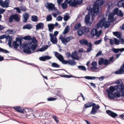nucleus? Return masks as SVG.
Returning a JSON list of instances; mask_svg holds the SVG:
<instances>
[{"label":"nucleus","mask_w":124,"mask_h":124,"mask_svg":"<svg viewBox=\"0 0 124 124\" xmlns=\"http://www.w3.org/2000/svg\"><path fill=\"white\" fill-rule=\"evenodd\" d=\"M103 1L101 0H98L93 5L88 6L87 7V9L89 10L92 15V21L94 19V17L98 14L99 12V6H101L103 4Z\"/></svg>","instance_id":"1"},{"label":"nucleus","mask_w":124,"mask_h":124,"mask_svg":"<svg viewBox=\"0 0 124 124\" xmlns=\"http://www.w3.org/2000/svg\"><path fill=\"white\" fill-rule=\"evenodd\" d=\"M114 20V14L110 13L108 16V22L106 21L105 18H103L97 23L96 27L98 28L104 26L105 28H107L110 26V23L113 22Z\"/></svg>","instance_id":"2"},{"label":"nucleus","mask_w":124,"mask_h":124,"mask_svg":"<svg viewBox=\"0 0 124 124\" xmlns=\"http://www.w3.org/2000/svg\"><path fill=\"white\" fill-rule=\"evenodd\" d=\"M37 42V41L35 38L33 37L32 38H31L30 43L23 46V52L25 53L28 54L31 52L30 49L32 50H34L37 46L36 44L35 43Z\"/></svg>","instance_id":"3"},{"label":"nucleus","mask_w":124,"mask_h":124,"mask_svg":"<svg viewBox=\"0 0 124 124\" xmlns=\"http://www.w3.org/2000/svg\"><path fill=\"white\" fill-rule=\"evenodd\" d=\"M54 53V55L63 64H68L72 66H74L76 65V62L75 61L71 60H69L68 61L64 60L62 55L57 52H55Z\"/></svg>","instance_id":"4"},{"label":"nucleus","mask_w":124,"mask_h":124,"mask_svg":"<svg viewBox=\"0 0 124 124\" xmlns=\"http://www.w3.org/2000/svg\"><path fill=\"white\" fill-rule=\"evenodd\" d=\"M116 86H111L108 90H107V92H108V96L109 98L113 99L115 97L116 98H118L121 96V95L118 93H116L114 94L113 93L116 90Z\"/></svg>","instance_id":"5"},{"label":"nucleus","mask_w":124,"mask_h":124,"mask_svg":"<svg viewBox=\"0 0 124 124\" xmlns=\"http://www.w3.org/2000/svg\"><path fill=\"white\" fill-rule=\"evenodd\" d=\"M73 38L71 36L65 38L62 36H61L60 37V39L61 40L63 43L65 45H66L67 43L70 40L72 39Z\"/></svg>","instance_id":"6"},{"label":"nucleus","mask_w":124,"mask_h":124,"mask_svg":"<svg viewBox=\"0 0 124 124\" xmlns=\"http://www.w3.org/2000/svg\"><path fill=\"white\" fill-rule=\"evenodd\" d=\"M45 7L49 11H53L56 10V8L55 7L54 5L52 3H46L45 4Z\"/></svg>","instance_id":"7"},{"label":"nucleus","mask_w":124,"mask_h":124,"mask_svg":"<svg viewBox=\"0 0 124 124\" xmlns=\"http://www.w3.org/2000/svg\"><path fill=\"white\" fill-rule=\"evenodd\" d=\"M102 33V31L101 30L99 31H98L96 29H93L91 32V34L92 35V38H93V37L96 36L97 37V38H98Z\"/></svg>","instance_id":"8"},{"label":"nucleus","mask_w":124,"mask_h":124,"mask_svg":"<svg viewBox=\"0 0 124 124\" xmlns=\"http://www.w3.org/2000/svg\"><path fill=\"white\" fill-rule=\"evenodd\" d=\"M9 0H5L4 1L2 0H0V5L2 7L8 8L9 7Z\"/></svg>","instance_id":"9"},{"label":"nucleus","mask_w":124,"mask_h":124,"mask_svg":"<svg viewBox=\"0 0 124 124\" xmlns=\"http://www.w3.org/2000/svg\"><path fill=\"white\" fill-rule=\"evenodd\" d=\"M50 40V41L53 44H57V39L56 37L53 35V34L50 33H49Z\"/></svg>","instance_id":"10"},{"label":"nucleus","mask_w":124,"mask_h":124,"mask_svg":"<svg viewBox=\"0 0 124 124\" xmlns=\"http://www.w3.org/2000/svg\"><path fill=\"white\" fill-rule=\"evenodd\" d=\"M90 13L86 15L85 18V23L88 25H90L92 24V22L90 21Z\"/></svg>","instance_id":"11"},{"label":"nucleus","mask_w":124,"mask_h":124,"mask_svg":"<svg viewBox=\"0 0 124 124\" xmlns=\"http://www.w3.org/2000/svg\"><path fill=\"white\" fill-rule=\"evenodd\" d=\"M19 19V17L16 14L11 16L9 18V21L10 22H12L13 20H14L16 21H18Z\"/></svg>","instance_id":"12"},{"label":"nucleus","mask_w":124,"mask_h":124,"mask_svg":"<svg viewBox=\"0 0 124 124\" xmlns=\"http://www.w3.org/2000/svg\"><path fill=\"white\" fill-rule=\"evenodd\" d=\"M65 2H67L70 6L75 7L77 5V1L75 0H66Z\"/></svg>","instance_id":"13"},{"label":"nucleus","mask_w":124,"mask_h":124,"mask_svg":"<svg viewBox=\"0 0 124 124\" xmlns=\"http://www.w3.org/2000/svg\"><path fill=\"white\" fill-rule=\"evenodd\" d=\"M80 43L83 45H86L88 47L92 46V43L90 42L88 43L87 41L85 39H83L80 40L79 41Z\"/></svg>","instance_id":"14"},{"label":"nucleus","mask_w":124,"mask_h":124,"mask_svg":"<svg viewBox=\"0 0 124 124\" xmlns=\"http://www.w3.org/2000/svg\"><path fill=\"white\" fill-rule=\"evenodd\" d=\"M99 65H101L102 64L106 65H107L109 64V61L107 59L104 60L102 58H101L100 60L99 61Z\"/></svg>","instance_id":"15"},{"label":"nucleus","mask_w":124,"mask_h":124,"mask_svg":"<svg viewBox=\"0 0 124 124\" xmlns=\"http://www.w3.org/2000/svg\"><path fill=\"white\" fill-rule=\"evenodd\" d=\"M21 41L20 39H17L16 41L13 42V46L16 49L18 46L21 45Z\"/></svg>","instance_id":"16"},{"label":"nucleus","mask_w":124,"mask_h":124,"mask_svg":"<svg viewBox=\"0 0 124 124\" xmlns=\"http://www.w3.org/2000/svg\"><path fill=\"white\" fill-rule=\"evenodd\" d=\"M116 89H117V91L119 92H122L124 91V85H116Z\"/></svg>","instance_id":"17"},{"label":"nucleus","mask_w":124,"mask_h":124,"mask_svg":"<svg viewBox=\"0 0 124 124\" xmlns=\"http://www.w3.org/2000/svg\"><path fill=\"white\" fill-rule=\"evenodd\" d=\"M113 11L114 14H116L118 16L122 17L123 15L121 10H118L117 8L114 9Z\"/></svg>","instance_id":"18"},{"label":"nucleus","mask_w":124,"mask_h":124,"mask_svg":"<svg viewBox=\"0 0 124 124\" xmlns=\"http://www.w3.org/2000/svg\"><path fill=\"white\" fill-rule=\"evenodd\" d=\"M124 63L121 66L120 69L116 71L115 72V74H121L124 73Z\"/></svg>","instance_id":"19"},{"label":"nucleus","mask_w":124,"mask_h":124,"mask_svg":"<svg viewBox=\"0 0 124 124\" xmlns=\"http://www.w3.org/2000/svg\"><path fill=\"white\" fill-rule=\"evenodd\" d=\"M77 52L75 51H74L71 55V58L73 59L78 60L79 57L77 56Z\"/></svg>","instance_id":"20"},{"label":"nucleus","mask_w":124,"mask_h":124,"mask_svg":"<svg viewBox=\"0 0 124 124\" xmlns=\"http://www.w3.org/2000/svg\"><path fill=\"white\" fill-rule=\"evenodd\" d=\"M20 107L19 106H15L14 107V108L18 112L24 113L25 111V109L23 108H20Z\"/></svg>","instance_id":"21"},{"label":"nucleus","mask_w":124,"mask_h":124,"mask_svg":"<svg viewBox=\"0 0 124 124\" xmlns=\"http://www.w3.org/2000/svg\"><path fill=\"white\" fill-rule=\"evenodd\" d=\"M36 26L37 30L39 29H42L44 27V24L43 23H37Z\"/></svg>","instance_id":"22"},{"label":"nucleus","mask_w":124,"mask_h":124,"mask_svg":"<svg viewBox=\"0 0 124 124\" xmlns=\"http://www.w3.org/2000/svg\"><path fill=\"white\" fill-rule=\"evenodd\" d=\"M106 7L107 8V11L113 8L112 2L110 1L107 2L106 4Z\"/></svg>","instance_id":"23"},{"label":"nucleus","mask_w":124,"mask_h":124,"mask_svg":"<svg viewBox=\"0 0 124 124\" xmlns=\"http://www.w3.org/2000/svg\"><path fill=\"white\" fill-rule=\"evenodd\" d=\"M106 112L108 115L113 117H115L117 116V114L113 112L110 110H107Z\"/></svg>","instance_id":"24"},{"label":"nucleus","mask_w":124,"mask_h":124,"mask_svg":"<svg viewBox=\"0 0 124 124\" xmlns=\"http://www.w3.org/2000/svg\"><path fill=\"white\" fill-rule=\"evenodd\" d=\"M23 22H26L27 21L29 17V15L28 13L26 12L23 14Z\"/></svg>","instance_id":"25"},{"label":"nucleus","mask_w":124,"mask_h":124,"mask_svg":"<svg viewBox=\"0 0 124 124\" xmlns=\"http://www.w3.org/2000/svg\"><path fill=\"white\" fill-rule=\"evenodd\" d=\"M92 67L90 68L91 70H96L97 69V63L95 62H93L91 64Z\"/></svg>","instance_id":"26"},{"label":"nucleus","mask_w":124,"mask_h":124,"mask_svg":"<svg viewBox=\"0 0 124 124\" xmlns=\"http://www.w3.org/2000/svg\"><path fill=\"white\" fill-rule=\"evenodd\" d=\"M32 28V25L30 24H28L24 25L23 29H27L28 30H30Z\"/></svg>","instance_id":"27"},{"label":"nucleus","mask_w":124,"mask_h":124,"mask_svg":"<svg viewBox=\"0 0 124 124\" xmlns=\"http://www.w3.org/2000/svg\"><path fill=\"white\" fill-rule=\"evenodd\" d=\"M112 51L115 53H117L119 52V51L122 52L124 51V48L121 49H115L113 48L112 49Z\"/></svg>","instance_id":"28"},{"label":"nucleus","mask_w":124,"mask_h":124,"mask_svg":"<svg viewBox=\"0 0 124 124\" xmlns=\"http://www.w3.org/2000/svg\"><path fill=\"white\" fill-rule=\"evenodd\" d=\"M47 27L48 28V30L50 32H52L54 28V25L52 23L48 24Z\"/></svg>","instance_id":"29"},{"label":"nucleus","mask_w":124,"mask_h":124,"mask_svg":"<svg viewBox=\"0 0 124 124\" xmlns=\"http://www.w3.org/2000/svg\"><path fill=\"white\" fill-rule=\"evenodd\" d=\"M95 105V104L90 102L85 104L84 105V107L85 108H87Z\"/></svg>","instance_id":"30"},{"label":"nucleus","mask_w":124,"mask_h":124,"mask_svg":"<svg viewBox=\"0 0 124 124\" xmlns=\"http://www.w3.org/2000/svg\"><path fill=\"white\" fill-rule=\"evenodd\" d=\"M78 69L80 70L83 71H86V69L85 67L83 65H80L78 66Z\"/></svg>","instance_id":"31"},{"label":"nucleus","mask_w":124,"mask_h":124,"mask_svg":"<svg viewBox=\"0 0 124 124\" xmlns=\"http://www.w3.org/2000/svg\"><path fill=\"white\" fill-rule=\"evenodd\" d=\"M48 48L47 45H45L42 46L41 48L39 49V51L42 52L45 51Z\"/></svg>","instance_id":"32"},{"label":"nucleus","mask_w":124,"mask_h":124,"mask_svg":"<svg viewBox=\"0 0 124 124\" xmlns=\"http://www.w3.org/2000/svg\"><path fill=\"white\" fill-rule=\"evenodd\" d=\"M69 27L68 26H66L65 29L63 32V34H65L68 33L69 31Z\"/></svg>","instance_id":"33"},{"label":"nucleus","mask_w":124,"mask_h":124,"mask_svg":"<svg viewBox=\"0 0 124 124\" xmlns=\"http://www.w3.org/2000/svg\"><path fill=\"white\" fill-rule=\"evenodd\" d=\"M82 29L85 33H88L90 31V28L86 26L83 27Z\"/></svg>","instance_id":"34"},{"label":"nucleus","mask_w":124,"mask_h":124,"mask_svg":"<svg viewBox=\"0 0 124 124\" xmlns=\"http://www.w3.org/2000/svg\"><path fill=\"white\" fill-rule=\"evenodd\" d=\"M54 11L55 12L53 13L52 15L54 17H56L58 15L60 14V12L57 9L56 10Z\"/></svg>","instance_id":"35"},{"label":"nucleus","mask_w":124,"mask_h":124,"mask_svg":"<svg viewBox=\"0 0 124 124\" xmlns=\"http://www.w3.org/2000/svg\"><path fill=\"white\" fill-rule=\"evenodd\" d=\"M113 34L117 38H121V33L120 32H113Z\"/></svg>","instance_id":"36"},{"label":"nucleus","mask_w":124,"mask_h":124,"mask_svg":"<svg viewBox=\"0 0 124 124\" xmlns=\"http://www.w3.org/2000/svg\"><path fill=\"white\" fill-rule=\"evenodd\" d=\"M81 27V25L80 23H78L75 25L74 26V30H77L79 29Z\"/></svg>","instance_id":"37"},{"label":"nucleus","mask_w":124,"mask_h":124,"mask_svg":"<svg viewBox=\"0 0 124 124\" xmlns=\"http://www.w3.org/2000/svg\"><path fill=\"white\" fill-rule=\"evenodd\" d=\"M7 39H8V45L9 47H11V43L12 40V38L8 36Z\"/></svg>","instance_id":"38"},{"label":"nucleus","mask_w":124,"mask_h":124,"mask_svg":"<svg viewBox=\"0 0 124 124\" xmlns=\"http://www.w3.org/2000/svg\"><path fill=\"white\" fill-rule=\"evenodd\" d=\"M96 110L95 109V107L94 106H93L92 108L91 111L90 113L92 114H95L96 112Z\"/></svg>","instance_id":"39"},{"label":"nucleus","mask_w":124,"mask_h":124,"mask_svg":"<svg viewBox=\"0 0 124 124\" xmlns=\"http://www.w3.org/2000/svg\"><path fill=\"white\" fill-rule=\"evenodd\" d=\"M46 21H51L52 20V17L51 15H48L46 17Z\"/></svg>","instance_id":"40"},{"label":"nucleus","mask_w":124,"mask_h":124,"mask_svg":"<svg viewBox=\"0 0 124 124\" xmlns=\"http://www.w3.org/2000/svg\"><path fill=\"white\" fill-rule=\"evenodd\" d=\"M38 19V17L36 16H33L31 17V20L33 21L36 22L37 21Z\"/></svg>","instance_id":"41"},{"label":"nucleus","mask_w":124,"mask_h":124,"mask_svg":"<svg viewBox=\"0 0 124 124\" xmlns=\"http://www.w3.org/2000/svg\"><path fill=\"white\" fill-rule=\"evenodd\" d=\"M78 35V36H80L84 34V32L81 29H79L77 31Z\"/></svg>","instance_id":"42"},{"label":"nucleus","mask_w":124,"mask_h":124,"mask_svg":"<svg viewBox=\"0 0 124 124\" xmlns=\"http://www.w3.org/2000/svg\"><path fill=\"white\" fill-rule=\"evenodd\" d=\"M67 2L64 1L63 3H62L61 4L62 7V8L64 9L66 8L67 7V4H66Z\"/></svg>","instance_id":"43"},{"label":"nucleus","mask_w":124,"mask_h":124,"mask_svg":"<svg viewBox=\"0 0 124 124\" xmlns=\"http://www.w3.org/2000/svg\"><path fill=\"white\" fill-rule=\"evenodd\" d=\"M52 66L54 67L59 68L60 66L56 63L54 62L52 63Z\"/></svg>","instance_id":"44"},{"label":"nucleus","mask_w":124,"mask_h":124,"mask_svg":"<svg viewBox=\"0 0 124 124\" xmlns=\"http://www.w3.org/2000/svg\"><path fill=\"white\" fill-rule=\"evenodd\" d=\"M63 77H65L66 78H71V77L76 78H81V77H75V76H71H71H69V75H64L63 76Z\"/></svg>","instance_id":"45"},{"label":"nucleus","mask_w":124,"mask_h":124,"mask_svg":"<svg viewBox=\"0 0 124 124\" xmlns=\"http://www.w3.org/2000/svg\"><path fill=\"white\" fill-rule=\"evenodd\" d=\"M101 39H99L96 41H94V44L95 45H98L101 43Z\"/></svg>","instance_id":"46"},{"label":"nucleus","mask_w":124,"mask_h":124,"mask_svg":"<svg viewBox=\"0 0 124 124\" xmlns=\"http://www.w3.org/2000/svg\"><path fill=\"white\" fill-rule=\"evenodd\" d=\"M118 5L121 7H122L124 8V2L121 1H120L118 3Z\"/></svg>","instance_id":"47"},{"label":"nucleus","mask_w":124,"mask_h":124,"mask_svg":"<svg viewBox=\"0 0 124 124\" xmlns=\"http://www.w3.org/2000/svg\"><path fill=\"white\" fill-rule=\"evenodd\" d=\"M114 41L116 45H118L119 44L120 41L119 40H118L116 38H115L114 39Z\"/></svg>","instance_id":"48"},{"label":"nucleus","mask_w":124,"mask_h":124,"mask_svg":"<svg viewBox=\"0 0 124 124\" xmlns=\"http://www.w3.org/2000/svg\"><path fill=\"white\" fill-rule=\"evenodd\" d=\"M115 83L117 84H122L123 83L122 81L120 79L116 81Z\"/></svg>","instance_id":"49"},{"label":"nucleus","mask_w":124,"mask_h":124,"mask_svg":"<svg viewBox=\"0 0 124 124\" xmlns=\"http://www.w3.org/2000/svg\"><path fill=\"white\" fill-rule=\"evenodd\" d=\"M13 30L8 29L6 31V33L8 34H11L13 33Z\"/></svg>","instance_id":"50"},{"label":"nucleus","mask_w":124,"mask_h":124,"mask_svg":"<svg viewBox=\"0 0 124 124\" xmlns=\"http://www.w3.org/2000/svg\"><path fill=\"white\" fill-rule=\"evenodd\" d=\"M70 16L67 15H65L63 19L65 21H67L70 18Z\"/></svg>","instance_id":"51"},{"label":"nucleus","mask_w":124,"mask_h":124,"mask_svg":"<svg viewBox=\"0 0 124 124\" xmlns=\"http://www.w3.org/2000/svg\"><path fill=\"white\" fill-rule=\"evenodd\" d=\"M31 37L30 36H25L23 38V39L25 40H29L30 42Z\"/></svg>","instance_id":"52"},{"label":"nucleus","mask_w":124,"mask_h":124,"mask_svg":"<svg viewBox=\"0 0 124 124\" xmlns=\"http://www.w3.org/2000/svg\"><path fill=\"white\" fill-rule=\"evenodd\" d=\"M0 52H3L5 53H9V52L8 51L0 48Z\"/></svg>","instance_id":"53"},{"label":"nucleus","mask_w":124,"mask_h":124,"mask_svg":"<svg viewBox=\"0 0 124 124\" xmlns=\"http://www.w3.org/2000/svg\"><path fill=\"white\" fill-rule=\"evenodd\" d=\"M8 37V36H7L6 35H3L0 36V39H2L5 38L7 39Z\"/></svg>","instance_id":"54"},{"label":"nucleus","mask_w":124,"mask_h":124,"mask_svg":"<svg viewBox=\"0 0 124 124\" xmlns=\"http://www.w3.org/2000/svg\"><path fill=\"white\" fill-rule=\"evenodd\" d=\"M62 18L60 16H59L57 17L56 20L58 21H60L62 20Z\"/></svg>","instance_id":"55"},{"label":"nucleus","mask_w":124,"mask_h":124,"mask_svg":"<svg viewBox=\"0 0 124 124\" xmlns=\"http://www.w3.org/2000/svg\"><path fill=\"white\" fill-rule=\"evenodd\" d=\"M14 9H16L17 11V12L19 13H21L20 9L18 7L15 8H14Z\"/></svg>","instance_id":"56"},{"label":"nucleus","mask_w":124,"mask_h":124,"mask_svg":"<svg viewBox=\"0 0 124 124\" xmlns=\"http://www.w3.org/2000/svg\"><path fill=\"white\" fill-rule=\"evenodd\" d=\"M56 99L55 98H50L47 99V100L49 101H54Z\"/></svg>","instance_id":"57"},{"label":"nucleus","mask_w":124,"mask_h":124,"mask_svg":"<svg viewBox=\"0 0 124 124\" xmlns=\"http://www.w3.org/2000/svg\"><path fill=\"white\" fill-rule=\"evenodd\" d=\"M39 59L41 61H45L46 60L45 56L41 57L39 58Z\"/></svg>","instance_id":"58"},{"label":"nucleus","mask_w":124,"mask_h":124,"mask_svg":"<svg viewBox=\"0 0 124 124\" xmlns=\"http://www.w3.org/2000/svg\"><path fill=\"white\" fill-rule=\"evenodd\" d=\"M109 39V41L110 44L111 45H113L115 43V42L114 40H113L112 39Z\"/></svg>","instance_id":"59"},{"label":"nucleus","mask_w":124,"mask_h":124,"mask_svg":"<svg viewBox=\"0 0 124 124\" xmlns=\"http://www.w3.org/2000/svg\"><path fill=\"white\" fill-rule=\"evenodd\" d=\"M20 9L21 10L23 11H25L27 10L26 8L24 7H21Z\"/></svg>","instance_id":"60"},{"label":"nucleus","mask_w":124,"mask_h":124,"mask_svg":"<svg viewBox=\"0 0 124 124\" xmlns=\"http://www.w3.org/2000/svg\"><path fill=\"white\" fill-rule=\"evenodd\" d=\"M83 0H77V5L78 4H81L82 3Z\"/></svg>","instance_id":"61"},{"label":"nucleus","mask_w":124,"mask_h":124,"mask_svg":"<svg viewBox=\"0 0 124 124\" xmlns=\"http://www.w3.org/2000/svg\"><path fill=\"white\" fill-rule=\"evenodd\" d=\"M45 60H49L52 58V57L51 56H44Z\"/></svg>","instance_id":"62"},{"label":"nucleus","mask_w":124,"mask_h":124,"mask_svg":"<svg viewBox=\"0 0 124 124\" xmlns=\"http://www.w3.org/2000/svg\"><path fill=\"white\" fill-rule=\"evenodd\" d=\"M5 10L2 8H0V14H2L4 13L5 11Z\"/></svg>","instance_id":"63"},{"label":"nucleus","mask_w":124,"mask_h":124,"mask_svg":"<svg viewBox=\"0 0 124 124\" xmlns=\"http://www.w3.org/2000/svg\"><path fill=\"white\" fill-rule=\"evenodd\" d=\"M58 32L57 31H56L54 32V34H53V35L55 36V37L58 34Z\"/></svg>","instance_id":"64"}]
</instances>
